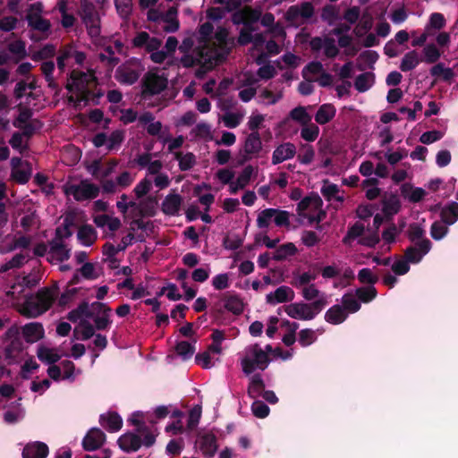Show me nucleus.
I'll use <instances>...</instances> for the list:
<instances>
[{
    "label": "nucleus",
    "mask_w": 458,
    "mask_h": 458,
    "mask_svg": "<svg viewBox=\"0 0 458 458\" xmlns=\"http://www.w3.org/2000/svg\"><path fill=\"white\" fill-rule=\"evenodd\" d=\"M327 303L328 301L327 297H321L318 300H315L310 303L302 301L291 303L289 305L279 308L277 313L280 314L281 310L284 309L286 314L292 318L311 320L323 310Z\"/></svg>",
    "instance_id": "obj_1"
},
{
    "label": "nucleus",
    "mask_w": 458,
    "mask_h": 458,
    "mask_svg": "<svg viewBox=\"0 0 458 458\" xmlns=\"http://www.w3.org/2000/svg\"><path fill=\"white\" fill-rule=\"evenodd\" d=\"M157 435L154 432L137 433L128 431L119 437L117 445L124 453L137 452L141 446L151 447L156 443Z\"/></svg>",
    "instance_id": "obj_2"
},
{
    "label": "nucleus",
    "mask_w": 458,
    "mask_h": 458,
    "mask_svg": "<svg viewBox=\"0 0 458 458\" xmlns=\"http://www.w3.org/2000/svg\"><path fill=\"white\" fill-rule=\"evenodd\" d=\"M246 356L241 360L242 369L245 375L252 374L256 369L265 370L271 359L259 344L249 345L245 349Z\"/></svg>",
    "instance_id": "obj_3"
},
{
    "label": "nucleus",
    "mask_w": 458,
    "mask_h": 458,
    "mask_svg": "<svg viewBox=\"0 0 458 458\" xmlns=\"http://www.w3.org/2000/svg\"><path fill=\"white\" fill-rule=\"evenodd\" d=\"M78 14L86 26L89 35L91 38L98 37L100 35V18L95 4L88 0H80Z\"/></svg>",
    "instance_id": "obj_4"
},
{
    "label": "nucleus",
    "mask_w": 458,
    "mask_h": 458,
    "mask_svg": "<svg viewBox=\"0 0 458 458\" xmlns=\"http://www.w3.org/2000/svg\"><path fill=\"white\" fill-rule=\"evenodd\" d=\"M72 221H70L68 218L64 220V230L65 233H61V227H57L55 229V237L49 242L50 250L49 255L52 259H56L59 262H63L64 260L69 259L70 258V250L66 249L65 245L63 242V239L69 238L72 236V233L70 227L72 225Z\"/></svg>",
    "instance_id": "obj_5"
},
{
    "label": "nucleus",
    "mask_w": 458,
    "mask_h": 458,
    "mask_svg": "<svg viewBox=\"0 0 458 458\" xmlns=\"http://www.w3.org/2000/svg\"><path fill=\"white\" fill-rule=\"evenodd\" d=\"M70 80L75 81L76 91L81 94L79 101L87 102L92 90L91 86L97 84V77L94 73H88L79 70H72L70 72Z\"/></svg>",
    "instance_id": "obj_6"
},
{
    "label": "nucleus",
    "mask_w": 458,
    "mask_h": 458,
    "mask_svg": "<svg viewBox=\"0 0 458 458\" xmlns=\"http://www.w3.org/2000/svg\"><path fill=\"white\" fill-rule=\"evenodd\" d=\"M142 96L144 98L152 97L164 91L168 84L165 77L156 72H148L142 78Z\"/></svg>",
    "instance_id": "obj_7"
},
{
    "label": "nucleus",
    "mask_w": 458,
    "mask_h": 458,
    "mask_svg": "<svg viewBox=\"0 0 458 458\" xmlns=\"http://www.w3.org/2000/svg\"><path fill=\"white\" fill-rule=\"evenodd\" d=\"M66 195H72L77 201L85 199H93L98 196L99 188L86 180H82L80 184H71L64 188Z\"/></svg>",
    "instance_id": "obj_8"
},
{
    "label": "nucleus",
    "mask_w": 458,
    "mask_h": 458,
    "mask_svg": "<svg viewBox=\"0 0 458 458\" xmlns=\"http://www.w3.org/2000/svg\"><path fill=\"white\" fill-rule=\"evenodd\" d=\"M315 13L313 4L310 2H302L301 4L291 5L285 14L286 21L292 25L298 27L301 23L298 22L300 18L304 20L310 19ZM303 22H301L302 24Z\"/></svg>",
    "instance_id": "obj_9"
},
{
    "label": "nucleus",
    "mask_w": 458,
    "mask_h": 458,
    "mask_svg": "<svg viewBox=\"0 0 458 458\" xmlns=\"http://www.w3.org/2000/svg\"><path fill=\"white\" fill-rule=\"evenodd\" d=\"M432 243L428 239H422L406 248L404 258L412 264L420 262L422 258L429 252Z\"/></svg>",
    "instance_id": "obj_10"
},
{
    "label": "nucleus",
    "mask_w": 458,
    "mask_h": 458,
    "mask_svg": "<svg viewBox=\"0 0 458 458\" xmlns=\"http://www.w3.org/2000/svg\"><path fill=\"white\" fill-rule=\"evenodd\" d=\"M106 434L98 428H90L82 439V448L87 452L99 449L106 442Z\"/></svg>",
    "instance_id": "obj_11"
},
{
    "label": "nucleus",
    "mask_w": 458,
    "mask_h": 458,
    "mask_svg": "<svg viewBox=\"0 0 458 458\" xmlns=\"http://www.w3.org/2000/svg\"><path fill=\"white\" fill-rule=\"evenodd\" d=\"M59 293V288L56 284L52 287L40 288L36 295L35 301L38 302V305L47 312L55 302Z\"/></svg>",
    "instance_id": "obj_12"
},
{
    "label": "nucleus",
    "mask_w": 458,
    "mask_h": 458,
    "mask_svg": "<svg viewBox=\"0 0 458 458\" xmlns=\"http://www.w3.org/2000/svg\"><path fill=\"white\" fill-rule=\"evenodd\" d=\"M99 424L110 433L119 431L123 427V419L116 411H108L99 416Z\"/></svg>",
    "instance_id": "obj_13"
},
{
    "label": "nucleus",
    "mask_w": 458,
    "mask_h": 458,
    "mask_svg": "<svg viewBox=\"0 0 458 458\" xmlns=\"http://www.w3.org/2000/svg\"><path fill=\"white\" fill-rule=\"evenodd\" d=\"M49 449L47 444L35 441L28 443L22 450V458H47Z\"/></svg>",
    "instance_id": "obj_14"
},
{
    "label": "nucleus",
    "mask_w": 458,
    "mask_h": 458,
    "mask_svg": "<svg viewBox=\"0 0 458 458\" xmlns=\"http://www.w3.org/2000/svg\"><path fill=\"white\" fill-rule=\"evenodd\" d=\"M296 154V147L293 143L286 142L280 144L273 152L272 164L278 165L284 160L293 158Z\"/></svg>",
    "instance_id": "obj_15"
},
{
    "label": "nucleus",
    "mask_w": 458,
    "mask_h": 458,
    "mask_svg": "<svg viewBox=\"0 0 458 458\" xmlns=\"http://www.w3.org/2000/svg\"><path fill=\"white\" fill-rule=\"evenodd\" d=\"M182 203V197L178 193H169L164 199L161 210L166 216H176Z\"/></svg>",
    "instance_id": "obj_16"
},
{
    "label": "nucleus",
    "mask_w": 458,
    "mask_h": 458,
    "mask_svg": "<svg viewBox=\"0 0 458 458\" xmlns=\"http://www.w3.org/2000/svg\"><path fill=\"white\" fill-rule=\"evenodd\" d=\"M22 334L27 343L32 344L44 338L45 330L39 322H30L22 327Z\"/></svg>",
    "instance_id": "obj_17"
},
{
    "label": "nucleus",
    "mask_w": 458,
    "mask_h": 458,
    "mask_svg": "<svg viewBox=\"0 0 458 458\" xmlns=\"http://www.w3.org/2000/svg\"><path fill=\"white\" fill-rule=\"evenodd\" d=\"M400 192L403 199H408L411 203H418L426 196L427 192L420 187H414L409 182H404L400 187Z\"/></svg>",
    "instance_id": "obj_18"
},
{
    "label": "nucleus",
    "mask_w": 458,
    "mask_h": 458,
    "mask_svg": "<svg viewBox=\"0 0 458 458\" xmlns=\"http://www.w3.org/2000/svg\"><path fill=\"white\" fill-rule=\"evenodd\" d=\"M294 292L289 286L282 285L275 292L267 295V302L270 304L292 301L294 299Z\"/></svg>",
    "instance_id": "obj_19"
},
{
    "label": "nucleus",
    "mask_w": 458,
    "mask_h": 458,
    "mask_svg": "<svg viewBox=\"0 0 458 458\" xmlns=\"http://www.w3.org/2000/svg\"><path fill=\"white\" fill-rule=\"evenodd\" d=\"M140 77V73L130 66L121 65L119 66L114 74L115 80L123 85L134 84Z\"/></svg>",
    "instance_id": "obj_20"
},
{
    "label": "nucleus",
    "mask_w": 458,
    "mask_h": 458,
    "mask_svg": "<svg viewBox=\"0 0 458 458\" xmlns=\"http://www.w3.org/2000/svg\"><path fill=\"white\" fill-rule=\"evenodd\" d=\"M218 448L216 437L213 433L204 434L199 439V449L207 458H212Z\"/></svg>",
    "instance_id": "obj_21"
},
{
    "label": "nucleus",
    "mask_w": 458,
    "mask_h": 458,
    "mask_svg": "<svg viewBox=\"0 0 458 458\" xmlns=\"http://www.w3.org/2000/svg\"><path fill=\"white\" fill-rule=\"evenodd\" d=\"M401 209V201L398 197L392 194L388 199L382 200V212L387 222L392 221L393 216Z\"/></svg>",
    "instance_id": "obj_22"
},
{
    "label": "nucleus",
    "mask_w": 458,
    "mask_h": 458,
    "mask_svg": "<svg viewBox=\"0 0 458 458\" xmlns=\"http://www.w3.org/2000/svg\"><path fill=\"white\" fill-rule=\"evenodd\" d=\"M26 21L30 28L39 32H47L51 28L49 20L43 18L38 13L27 12Z\"/></svg>",
    "instance_id": "obj_23"
},
{
    "label": "nucleus",
    "mask_w": 458,
    "mask_h": 458,
    "mask_svg": "<svg viewBox=\"0 0 458 458\" xmlns=\"http://www.w3.org/2000/svg\"><path fill=\"white\" fill-rule=\"evenodd\" d=\"M440 218L445 225H454L458 220V203L451 201L445 205L441 208Z\"/></svg>",
    "instance_id": "obj_24"
},
{
    "label": "nucleus",
    "mask_w": 458,
    "mask_h": 458,
    "mask_svg": "<svg viewBox=\"0 0 458 458\" xmlns=\"http://www.w3.org/2000/svg\"><path fill=\"white\" fill-rule=\"evenodd\" d=\"M335 114L336 109L333 104H323L315 114V121L321 125L327 124L335 116Z\"/></svg>",
    "instance_id": "obj_25"
},
{
    "label": "nucleus",
    "mask_w": 458,
    "mask_h": 458,
    "mask_svg": "<svg viewBox=\"0 0 458 458\" xmlns=\"http://www.w3.org/2000/svg\"><path fill=\"white\" fill-rule=\"evenodd\" d=\"M229 32L227 29L219 27L215 32V38L219 44L221 50L225 51L226 55L230 54L234 47V39L228 38Z\"/></svg>",
    "instance_id": "obj_26"
},
{
    "label": "nucleus",
    "mask_w": 458,
    "mask_h": 458,
    "mask_svg": "<svg viewBox=\"0 0 458 458\" xmlns=\"http://www.w3.org/2000/svg\"><path fill=\"white\" fill-rule=\"evenodd\" d=\"M262 142L259 131L250 133L244 143V152L248 155H256L260 152Z\"/></svg>",
    "instance_id": "obj_27"
},
{
    "label": "nucleus",
    "mask_w": 458,
    "mask_h": 458,
    "mask_svg": "<svg viewBox=\"0 0 458 458\" xmlns=\"http://www.w3.org/2000/svg\"><path fill=\"white\" fill-rule=\"evenodd\" d=\"M346 318L347 314L344 312L343 307L338 304L332 306L325 314V320L333 325L343 323Z\"/></svg>",
    "instance_id": "obj_28"
},
{
    "label": "nucleus",
    "mask_w": 458,
    "mask_h": 458,
    "mask_svg": "<svg viewBox=\"0 0 458 458\" xmlns=\"http://www.w3.org/2000/svg\"><path fill=\"white\" fill-rule=\"evenodd\" d=\"M323 201L318 194L315 193L310 196L304 197L297 204V212L300 216H302V212L307 210L310 207H313L315 209H320L322 208Z\"/></svg>",
    "instance_id": "obj_29"
},
{
    "label": "nucleus",
    "mask_w": 458,
    "mask_h": 458,
    "mask_svg": "<svg viewBox=\"0 0 458 458\" xmlns=\"http://www.w3.org/2000/svg\"><path fill=\"white\" fill-rule=\"evenodd\" d=\"M78 239L85 246L92 245L97 239V232L90 225H83L78 230Z\"/></svg>",
    "instance_id": "obj_30"
},
{
    "label": "nucleus",
    "mask_w": 458,
    "mask_h": 458,
    "mask_svg": "<svg viewBox=\"0 0 458 458\" xmlns=\"http://www.w3.org/2000/svg\"><path fill=\"white\" fill-rule=\"evenodd\" d=\"M44 313V310L38 305V302L33 299L25 301L21 310V314L28 318H35Z\"/></svg>",
    "instance_id": "obj_31"
},
{
    "label": "nucleus",
    "mask_w": 458,
    "mask_h": 458,
    "mask_svg": "<svg viewBox=\"0 0 458 458\" xmlns=\"http://www.w3.org/2000/svg\"><path fill=\"white\" fill-rule=\"evenodd\" d=\"M82 317H86L88 318H93V311L90 310L89 305L87 301L80 303L76 309L71 310L67 315V318L73 323L77 322Z\"/></svg>",
    "instance_id": "obj_32"
},
{
    "label": "nucleus",
    "mask_w": 458,
    "mask_h": 458,
    "mask_svg": "<svg viewBox=\"0 0 458 458\" xmlns=\"http://www.w3.org/2000/svg\"><path fill=\"white\" fill-rule=\"evenodd\" d=\"M265 390V382L259 373L254 374L250 379L248 386V394L250 398L254 399L260 395Z\"/></svg>",
    "instance_id": "obj_33"
},
{
    "label": "nucleus",
    "mask_w": 458,
    "mask_h": 458,
    "mask_svg": "<svg viewBox=\"0 0 458 458\" xmlns=\"http://www.w3.org/2000/svg\"><path fill=\"white\" fill-rule=\"evenodd\" d=\"M298 250L293 242H287L277 247L273 254L272 259L276 261H282L288 257L294 256Z\"/></svg>",
    "instance_id": "obj_34"
},
{
    "label": "nucleus",
    "mask_w": 458,
    "mask_h": 458,
    "mask_svg": "<svg viewBox=\"0 0 458 458\" xmlns=\"http://www.w3.org/2000/svg\"><path fill=\"white\" fill-rule=\"evenodd\" d=\"M79 327L81 328L80 331L77 327L73 331L75 339L86 341L95 335V327L88 320H81Z\"/></svg>",
    "instance_id": "obj_35"
},
{
    "label": "nucleus",
    "mask_w": 458,
    "mask_h": 458,
    "mask_svg": "<svg viewBox=\"0 0 458 458\" xmlns=\"http://www.w3.org/2000/svg\"><path fill=\"white\" fill-rule=\"evenodd\" d=\"M225 309L234 315H240L243 312V302L236 294L226 295L224 297Z\"/></svg>",
    "instance_id": "obj_36"
},
{
    "label": "nucleus",
    "mask_w": 458,
    "mask_h": 458,
    "mask_svg": "<svg viewBox=\"0 0 458 458\" xmlns=\"http://www.w3.org/2000/svg\"><path fill=\"white\" fill-rule=\"evenodd\" d=\"M323 182L324 184L321 188V194L327 201H330L333 199L340 202L344 201L343 197L337 196V193L339 192V188L336 184L331 183L327 179L324 180Z\"/></svg>",
    "instance_id": "obj_37"
},
{
    "label": "nucleus",
    "mask_w": 458,
    "mask_h": 458,
    "mask_svg": "<svg viewBox=\"0 0 458 458\" xmlns=\"http://www.w3.org/2000/svg\"><path fill=\"white\" fill-rule=\"evenodd\" d=\"M420 64L418 53L411 50L404 55L402 59L400 69L402 72H410L413 70Z\"/></svg>",
    "instance_id": "obj_38"
},
{
    "label": "nucleus",
    "mask_w": 458,
    "mask_h": 458,
    "mask_svg": "<svg viewBox=\"0 0 458 458\" xmlns=\"http://www.w3.org/2000/svg\"><path fill=\"white\" fill-rule=\"evenodd\" d=\"M157 200L153 197H148L141 200L136 207L140 216H153L156 213Z\"/></svg>",
    "instance_id": "obj_39"
},
{
    "label": "nucleus",
    "mask_w": 458,
    "mask_h": 458,
    "mask_svg": "<svg viewBox=\"0 0 458 458\" xmlns=\"http://www.w3.org/2000/svg\"><path fill=\"white\" fill-rule=\"evenodd\" d=\"M355 295L360 301L369 303L377 297V291L375 286L368 285L357 288L355 291Z\"/></svg>",
    "instance_id": "obj_40"
},
{
    "label": "nucleus",
    "mask_w": 458,
    "mask_h": 458,
    "mask_svg": "<svg viewBox=\"0 0 458 458\" xmlns=\"http://www.w3.org/2000/svg\"><path fill=\"white\" fill-rule=\"evenodd\" d=\"M174 157L179 162V168L181 171H188L191 169L196 164L195 155L188 152L183 155L182 152H176Z\"/></svg>",
    "instance_id": "obj_41"
},
{
    "label": "nucleus",
    "mask_w": 458,
    "mask_h": 458,
    "mask_svg": "<svg viewBox=\"0 0 458 458\" xmlns=\"http://www.w3.org/2000/svg\"><path fill=\"white\" fill-rule=\"evenodd\" d=\"M374 74L363 72L358 75L354 81V87L359 92H365L372 86Z\"/></svg>",
    "instance_id": "obj_42"
},
{
    "label": "nucleus",
    "mask_w": 458,
    "mask_h": 458,
    "mask_svg": "<svg viewBox=\"0 0 458 458\" xmlns=\"http://www.w3.org/2000/svg\"><path fill=\"white\" fill-rule=\"evenodd\" d=\"M37 355L42 362L51 365L59 361L61 359V356L58 353L54 352L53 350L44 346L38 349Z\"/></svg>",
    "instance_id": "obj_43"
},
{
    "label": "nucleus",
    "mask_w": 458,
    "mask_h": 458,
    "mask_svg": "<svg viewBox=\"0 0 458 458\" xmlns=\"http://www.w3.org/2000/svg\"><path fill=\"white\" fill-rule=\"evenodd\" d=\"M289 117L301 125H307L311 121V116L307 113L304 106H297L292 109L289 113Z\"/></svg>",
    "instance_id": "obj_44"
},
{
    "label": "nucleus",
    "mask_w": 458,
    "mask_h": 458,
    "mask_svg": "<svg viewBox=\"0 0 458 458\" xmlns=\"http://www.w3.org/2000/svg\"><path fill=\"white\" fill-rule=\"evenodd\" d=\"M430 74L434 77H441L445 81H451L454 72L451 68L445 67L444 64L438 63L430 69Z\"/></svg>",
    "instance_id": "obj_45"
},
{
    "label": "nucleus",
    "mask_w": 458,
    "mask_h": 458,
    "mask_svg": "<svg viewBox=\"0 0 458 458\" xmlns=\"http://www.w3.org/2000/svg\"><path fill=\"white\" fill-rule=\"evenodd\" d=\"M143 413L141 411H135L131 414L128 421L136 427L137 433L154 432L143 420Z\"/></svg>",
    "instance_id": "obj_46"
},
{
    "label": "nucleus",
    "mask_w": 458,
    "mask_h": 458,
    "mask_svg": "<svg viewBox=\"0 0 458 458\" xmlns=\"http://www.w3.org/2000/svg\"><path fill=\"white\" fill-rule=\"evenodd\" d=\"M175 352L183 360H187L194 354L195 346L187 341H180L175 345Z\"/></svg>",
    "instance_id": "obj_47"
},
{
    "label": "nucleus",
    "mask_w": 458,
    "mask_h": 458,
    "mask_svg": "<svg viewBox=\"0 0 458 458\" xmlns=\"http://www.w3.org/2000/svg\"><path fill=\"white\" fill-rule=\"evenodd\" d=\"M275 208H268L260 211L257 218V226L259 229L268 228L272 219L274 220Z\"/></svg>",
    "instance_id": "obj_48"
},
{
    "label": "nucleus",
    "mask_w": 458,
    "mask_h": 458,
    "mask_svg": "<svg viewBox=\"0 0 458 458\" xmlns=\"http://www.w3.org/2000/svg\"><path fill=\"white\" fill-rule=\"evenodd\" d=\"M28 166V169H16L12 170L11 177L13 180H14L16 182L20 184H25L27 183L31 176V167L29 162L25 163Z\"/></svg>",
    "instance_id": "obj_49"
},
{
    "label": "nucleus",
    "mask_w": 458,
    "mask_h": 458,
    "mask_svg": "<svg viewBox=\"0 0 458 458\" xmlns=\"http://www.w3.org/2000/svg\"><path fill=\"white\" fill-rule=\"evenodd\" d=\"M449 232L448 225H445L442 221H435L430 227V235L436 240L443 239Z\"/></svg>",
    "instance_id": "obj_50"
},
{
    "label": "nucleus",
    "mask_w": 458,
    "mask_h": 458,
    "mask_svg": "<svg viewBox=\"0 0 458 458\" xmlns=\"http://www.w3.org/2000/svg\"><path fill=\"white\" fill-rule=\"evenodd\" d=\"M343 309L351 313L357 312L360 309V303L352 293H346L342 298Z\"/></svg>",
    "instance_id": "obj_51"
},
{
    "label": "nucleus",
    "mask_w": 458,
    "mask_h": 458,
    "mask_svg": "<svg viewBox=\"0 0 458 458\" xmlns=\"http://www.w3.org/2000/svg\"><path fill=\"white\" fill-rule=\"evenodd\" d=\"M424 62L435 64L441 56V52L434 44H428L423 48Z\"/></svg>",
    "instance_id": "obj_52"
},
{
    "label": "nucleus",
    "mask_w": 458,
    "mask_h": 458,
    "mask_svg": "<svg viewBox=\"0 0 458 458\" xmlns=\"http://www.w3.org/2000/svg\"><path fill=\"white\" fill-rule=\"evenodd\" d=\"M364 232V225L359 222L349 227L346 235L343 238L344 244H349L352 241L361 236Z\"/></svg>",
    "instance_id": "obj_53"
},
{
    "label": "nucleus",
    "mask_w": 458,
    "mask_h": 458,
    "mask_svg": "<svg viewBox=\"0 0 458 458\" xmlns=\"http://www.w3.org/2000/svg\"><path fill=\"white\" fill-rule=\"evenodd\" d=\"M408 238L413 243L421 241L422 239H427L425 237V230L417 223H411L409 225Z\"/></svg>",
    "instance_id": "obj_54"
},
{
    "label": "nucleus",
    "mask_w": 458,
    "mask_h": 458,
    "mask_svg": "<svg viewBox=\"0 0 458 458\" xmlns=\"http://www.w3.org/2000/svg\"><path fill=\"white\" fill-rule=\"evenodd\" d=\"M303 126L304 127L301 131V137L309 142L316 140L319 134L318 126L314 123H309Z\"/></svg>",
    "instance_id": "obj_55"
},
{
    "label": "nucleus",
    "mask_w": 458,
    "mask_h": 458,
    "mask_svg": "<svg viewBox=\"0 0 458 458\" xmlns=\"http://www.w3.org/2000/svg\"><path fill=\"white\" fill-rule=\"evenodd\" d=\"M114 5L123 19H127L131 14L132 0H114Z\"/></svg>",
    "instance_id": "obj_56"
},
{
    "label": "nucleus",
    "mask_w": 458,
    "mask_h": 458,
    "mask_svg": "<svg viewBox=\"0 0 458 458\" xmlns=\"http://www.w3.org/2000/svg\"><path fill=\"white\" fill-rule=\"evenodd\" d=\"M358 280L360 284L373 285L377 283L378 276L374 275L370 268H362L358 272Z\"/></svg>",
    "instance_id": "obj_57"
},
{
    "label": "nucleus",
    "mask_w": 458,
    "mask_h": 458,
    "mask_svg": "<svg viewBox=\"0 0 458 458\" xmlns=\"http://www.w3.org/2000/svg\"><path fill=\"white\" fill-rule=\"evenodd\" d=\"M251 411L255 417L264 419L268 416L270 409L264 402L257 400L253 402Z\"/></svg>",
    "instance_id": "obj_58"
},
{
    "label": "nucleus",
    "mask_w": 458,
    "mask_h": 458,
    "mask_svg": "<svg viewBox=\"0 0 458 458\" xmlns=\"http://www.w3.org/2000/svg\"><path fill=\"white\" fill-rule=\"evenodd\" d=\"M256 30L255 27H243L239 33L237 42L240 46H247L253 40L252 32Z\"/></svg>",
    "instance_id": "obj_59"
},
{
    "label": "nucleus",
    "mask_w": 458,
    "mask_h": 458,
    "mask_svg": "<svg viewBox=\"0 0 458 458\" xmlns=\"http://www.w3.org/2000/svg\"><path fill=\"white\" fill-rule=\"evenodd\" d=\"M274 223L279 227H288L290 225V213L286 210L275 208Z\"/></svg>",
    "instance_id": "obj_60"
},
{
    "label": "nucleus",
    "mask_w": 458,
    "mask_h": 458,
    "mask_svg": "<svg viewBox=\"0 0 458 458\" xmlns=\"http://www.w3.org/2000/svg\"><path fill=\"white\" fill-rule=\"evenodd\" d=\"M324 54L328 58H335L339 54V49L335 46V41L333 38L326 37L324 38Z\"/></svg>",
    "instance_id": "obj_61"
},
{
    "label": "nucleus",
    "mask_w": 458,
    "mask_h": 458,
    "mask_svg": "<svg viewBox=\"0 0 458 458\" xmlns=\"http://www.w3.org/2000/svg\"><path fill=\"white\" fill-rule=\"evenodd\" d=\"M302 296L308 301H313L315 299L318 300L321 297H326L325 294L321 293L320 291L313 284H309L302 289Z\"/></svg>",
    "instance_id": "obj_62"
},
{
    "label": "nucleus",
    "mask_w": 458,
    "mask_h": 458,
    "mask_svg": "<svg viewBox=\"0 0 458 458\" xmlns=\"http://www.w3.org/2000/svg\"><path fill=\"white\" fill-rule=\"evenodd\" d=\"M445 16L440 13H433L429 16V21L427 25V30L430 28L435 30H441L445 26Z\"/></svg>",
    "instance_id": "obj_63"
},
{
    "label": "nucleus",
    "mask_w": 458,
    "mask_h": 458,
    "mask_svg": "<svg viewBox=\"0 0 458 458\" xmlns=\"http://www.w3.org/2000/svg\"><path fill=\"white\" fill-rule=\"evenodd\" d=\"M316 338L315 332L310 328L302 329L299 333V344L303 347L310 345Z\"/></svg>",
    "instance_id": "obj_64"
}]
</instances>
